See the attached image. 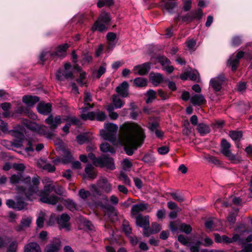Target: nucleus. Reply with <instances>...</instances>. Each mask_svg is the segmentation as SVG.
Returning <instances> with one entry per match:
<instances>
[{
    "label": "nucleus",
    "mask_w": 252,
    "mask_h": 252,
    "mask_svg": "<svg viewBox=\"0 0 252 252\" xmlns=\"http://www.w3.org/2000/svg\"><path fill=\"white\" fill-rule=\"evenodd\" d=\"M106 116L104 112H99L95 113V119L98 121H103L105 120Z\"/></svg>",
    "instance_id": "nucleus-60"
},
{
    "label": "nucleus",
    "mask_w": 252,
    "mask_h": 252,
    "mask_svg": "<svg viewBox=\"0 0 252 252\" xmlns=\"http://www.w3.org/2000/svg\"><path fill=\"white\" fill-rule=\"evenodd\" d=\"M86 177L90 179H94L96 177V174L94 171V168L91 164L87 165L85 168Z\"/></svg>",
    "instance_id": "nucleus-30"
},
{
    "label": "nucleus",
    "mask_w": 252,
    "mask_h": 252,
    "mask_svg": "<svg viewBox=\"0 0 252 252\" xmlns=\"http://www.w3.org/2000/svg\"><path fill=\"white\" fill-rule=\"evenodd\" d=\"M205 158L211 163L216 165H219L220 164V161L216 157L211 155H207L206 156Z\"/></svg>",
    "instance_id": "nucleus-53"
},
{
    "label": "nucleus",
    "mask_w": 252,
    "mask_h": 252,
    "mask_svg": "<svg viewBox=\"0 0 252 252\" xmlns=\"http://www.w3.org/2000/svg\"><path fill=\"white\" fill-rule=\"evenodd\" d=\"M70 217L67 214H63L57 219V223L60 229L64 228L68 231L70 229L68 221Z\"/></svg>",
    "instance_id": "nucleus-17"
},
{
    "label": "nucleus",
    "mask_w": 252,
    "mask_h": 252,
    "mask_svg": "<svg viewBox=\"0 0 252 252\" xmlns=\"http://www.w3.org/2000/svg\"><path fill=\"white\" fill-rule=\"evenodd\" d=\"M63 122V119L60 115L54 117L52 114H50L45 120L46 124L48 125L52 130L56 129Z\"/></svg>",
    "instance_id": "nucleus-11"
},
{
    "label": "nucleus",
    "mask_w": 252,
    "mask_h": 252,
    "mask_svg": "<svg viewBox=\"0 0 252 252\" xmlns=\"http://www.w3.org/2000/svg\"><path fill=\"white\" fill-rule=\"evenodd\" d=\"M97 166L100 167H106L107 169L113 170L115 169V166L113 159L107 156L104 155L98 157L97 161Z\"/></svg>",
    "instance_id": "nucleus-10"
},
{
    "label": "nucleus",
    "mask_w": 252,
    "mask_h": 252,
    "mask_svg": "<svg viewBox=\"0 0 252 252\" xmlns=\"http://www.w3.org/2000/svg\"><path fill=\"white\" fill-rule=\"evenodd\" d=\"M60 247V243L59 240L56 239L55 242L51 243L46 246L45 252H59Z\"/></svg>",
    "instance_id": "nucleus-28"
},
{
    "label": "nucleus",
    "mask_w": 252,
    "mask_h": 252,
    "mask_svg": "<svg viewBox=\"0 0 252 252\" xmlns=\"http://www.w3.org/2000/svg\"><path fill=\"white\" fill-rule=\"evenodd\" d=\"M77 143L82 145L88 140L87 136L85 134H80L76 136Z\"/></svg>",
    "instance_id": "nucleus-54"
},
{
    "label": "nucleus",
    "mask_w": 252,
    "mask_h": 252,
    "mask_svg": "<svg viewBox=\"0 0 252 252\" xmlns=\"http://www.w3.org/2000/svg\"><path fill=\"white\" fill-rule=\"evenodd\" d=\"M100 134L103 139L108 140L112 143L115 142L116 140V134L114 133L102 129L100 130Z\"/></svg>",
    "instance_id": "nucleus-25"
},
{
    "label": "nucleus",
    "mask_w": 252,
    "mask_h": 252,
    "mask_svg": "<svg viewBox=\"0 0 252 252\" xmlns=\"http://www.w3.org/2000/svg\"><path fill=\"white\" fill-rule=\"evenodd\" d=\"M244 55V52L239 51L235 56H232L230 58L228 61V65L231 66L233 71L236 70L237 66L239 63V60L243 57Z\"/></svg>",
    "instance_id": "nucleus-14"
},
{
    "label": "nucleus",
    "mask_w": 252,
    "mask_h": 252,
    "mask_svg": "<svg viewBox=\"0 0 252 252\" xmlns=\"http://www.w3.org/2000/svg\"><path fill=\"white\" fill-rule=\"evenodd\" d=\"M27 126L33 131L38 130L40 134L44 135L48 138H51L53 135V133L50 132L46 126H42L39 127L38 125L33 122H30L27 123Z\"/></svg>",
    "instance_id": "nucleus-9"
},
{
    "label": "nucleus",
    "mask_w": 252,
    "mask_h": 252,
    "mask_svg": "<svg viewBox=\"0 0 252 252\" xmlns=\"http://www.w3.org/2000/svg\"><path fill=\"white\" fill-rule=\"evenodd\" d=\"M54 187L52 184L45 185L43 190L39 191L38 189L37 193L34 194V199L36 198L35 196L38 195L40 197V201L41 202L49 204H56L60 198L55 195H49V193L53 190Z\"/></svg>",
    "instance_id": "nucleus-3"
},
{
    "label": "nucleus",
    "mask_w": 252,
    "mask_h": 252,
    "mask_svg": "<svg viewBox=\"0 0 252 252\" xmlns=\"http://www.w3.org/2000/svg\"><path fill=\"white\" fill-rule=\"evenodd\" d=\"M242 43V38L240 36H235L232 40V43L233 46H237Z\"/></svg>",
    "instance_id": "nucleus-63"
},
{
    "label": "nucleus",
    "mask_w": 252,
    "mask_h": 252,
    "mask_svg": "<svg viewBox=\"0 0 252 252\" xmlns=\"http://www.w3.org/2000/svg\"><path fill=\"white\" fill-rule=\"evenodd\" d=\"M68 44L65 43L59 45L56 52L54 53H50L49 52H42L39 56L40 60L44 62L45 60V57L51 56V58H54L55 56H58L61 58H64L66 55V51L68 48Z\"/></svg>",
    "instance_id": "nucleus-6"
},
{
    "label": "nucleus",
    "mask_w": 252,
    "mask_h": 252,
    "mask_svg": "<svg viewBox=\"0 0 252 252\" xmlns=\"http://www.w3.org/2000/svg\"><path fill=\"white\" fill-rule=\"evenodd\" d=\"M95 113L94 112H90L87 114L82 113L81 115V118L84 120H94L95 119Z\"/></svg>",
    "instance_id": "nucleus-45"
},
{
    "label": "nucleus",
    "mask_w": 252,
    "mask_h": 252,
    "mask_svg": "<svg viewBox=\"0 0 252 252\" xmlns=\"http://www.w3.org/2000/svg\"><path fill=\"white\" fill-rule=\"evenodd\" d=\"M150 78L153 84L156 86H158L163 81L162 75L158 73H151Z\"/></svg>",
    "instance_id": "nucleus-29"
},
{
    "label": "nucleus",
    "mask_w": 252,
    "mask_h": 252,
    "mask_svg": "<svg viewBox=\"0 0 252 252\" xmlns=\"http://www.w3.org/2000/svg\"><path fill=\"white\" fill-rule=\"evenodd\" d=\"M161 229V226L157 222L152 223L151 227L148 228V230L143 232L145 236L148 237L150 235L155 234L159 232Z\"/></svg>",
    "instance_id": "nucleus-24"
},
{
    "label": "nucleus",
    "mask_w": 252,
    "mask_h": 252,
    "mask_svg": "<svg viewBox=\"0 0 252 252\" xmlns=\"http://www.w3.org/2000/svg\"><path fill=\"white\" fill-rule=\"evenodd\" d=\"M97 185L102 191L106 193H109L112 191V185L106 178H102L98 180Z\"/></svg>",
    "instance_id": "nucleus-19"
},
{
    "label": "nucleus",
    "mask_w": 252,
    "mask_h": 252,
    "mask_svg": "<svg viewBox=\"0 0 252 252\" xmlns=\"http://www.w3.org/2000/svg\"><path fill=\"white\" fill-rule=\"evenodd\" d=\"M142 160L145 163L152 165L154 163L156 158L152 154L147 153L144 155Z\"/></svg>",
    "instance_id": "nucleus-41"
},
{
    "label": "nucleus",
    "mask_w": 252,
    "mask_h": 252,
    "mask_svg": "<svg viewBox=\"0 0 252 252\" xmlns=\"http://www.w3.org/2000/svg\"><path fill=\"white\" fill-rule=\"evenodd\" d=\"M79 195L81 198L85 200L90 196L91 193L89 191L85 190L84 189H81L79 191Z\"/></svg>",
    "instance_id": "nucleus-58"
},
{
    "label": "nucleus",
    "mask_w": 252,
    "mask_h": 252,
    "mask_svg": "<svg viewBox=\"0 0 252 252\" xmlns=\"http://www.w3.org/2000/svg\"><path fill=\"white\" fill-rule=\"evenodd\" d=\"M64 202L66 207L71 211L73 212L76 210V204L72 200H65Z\"/></svg>",
    "instance_id": "nucleus-49"
},
{
    "label": "nucleus",
    "mask_w": 252,
    "mask_h": 252,
    "mask_svg": "<svg viewBox=\"0 0 252 252\" xmlns=\"http://www.w3.org/2000/svg\"><path fill=\"white\" fill-rule=\"evenodd\" d=\"M84 102L85 104L86 105V107L83 108H82V112H84L86 111L88 108H92L93 106H92L89 102L92 101V95L90 93L87 92L85 93L84 95Z\"/></svg>",
    "instance_id": "nucleus-36"
},
{
    "label": "nucleus",
    "mask_w": 252,
    "mask_h": 252,
    "mask_svg": "<svg viewBox=\"0 0 252 252\" xmlns=\"http://www.w3.org/2000/svg\"><path fill=\"white\" fill-rule=\"evenodd\" d=\"M128 83L126 81H124L116 88V91L122 97H126L128 94Z\"/></svg>",
    "instance_id": "nucleus-21"
},
{
    "label": "nucleus",
    "mask_w": 252,
    "mask_h": 252,
    "mask_svg": "<svg viewBox=\"0 0 252 252\" xmlns=\"http://www.w3.org/2000/svg\"><path fill=\"white\" fill-rule=\"evenodd\" d=\"M24 129L21 126L15 127L11 131V135L15 138L13 144L15 147L20 148L22 146L23 142L25 139Z\"/></svg>",
    "instance_id": "nucleus-7"
},
{
    "label": "nucleus",
    "mask_w": 252,
    "mask_h": 252,
    "mask_svg": "<svg viewBox=\"0 0 252 252\" xmlns=\"http://www.w3.org/2000/svg\"><path fill=\"white\" fill-rule=\"evenodd\" d=\"M10 182L13 185L23 183L24 185L16 187L17 193L26 200L32 201L34 199V194L38 191V185L40 183L38 176L31 179L29 176L24 177L21 173H18L11 176Z\"/></svg>",
    "instance_id": "nucleus-2"
},
{
    "label": "nucleus",
    "mask_w": 252,
    "mask_h": 252,
    "mask_svg": "<svg viewBox=\"0 0 252 252\" xmlns=\"http://www.w3.org/2000/svg\"><path fill=\"white\" fill-rule=\"evenodd\" d=\"M156 93L153 90H149L147 92V95L148 96V98L146 100V102L147 103H150L152 102L153 100L156 98Z\"/></svg>",
    "instance_id": "nucleus-44"
},
{
    "label": "nucleus",
    "mask_w": 252,
    "mask_h": 252,
    "mask_svg": "<svg viewBox=\"0 0 252 252\" xmlns=\"http://www.w3.org/2000/svg\"><path fill=\"white\" fill-rule=\"evenodd\" d=\"M197 130L201 135L203 136L210 132V128L207 125L200 123L197 125Z\"/></svg>",
    "instance_id": "nucleus-31"
},
{
    "label": "nucleus",
    "mask_w": 252,
    "mask_h": 252,
    "mask_svg": "<svg viewBox=\"0 0 252 252\" xmlns=\"http://www.w3.org/2000/svg\"><path fill=\"white\" fill-rule=\"evenodd\" d=\"M71 66L69 63H65L64 69H59L56 73V78L59 81H63L65 79H71L73 74L71 70Z\"/></svg>",
    "instance_id": "nucleus-8"
},
{
    "label": "nucleus",
    "mask_w": 252,
    "mask_h": 252,
    "mask_svg": "<svg viewBox=\"0 0 252 252\" xmlns=\"http://www.w3.org/2000/svg\"><path fill=\"white\" fill-rule=\"evenodd\" d=\"M178 241L183 245L189 247L191 243L189 242L187 238L183 235H180L178 237Z\"/></svg>",
    "instance_id": "nucleus-56"
},
{
    "label": "nucleus",
    "mask_w": 252,
    "mask_h": 252,
    "mask_svg": "<svg viewBox=\"0 0 252 252\" xmlns=\"http://www.w3.org/2000/svg\"><path fill=\"white\" fill-rule=\"evenodd\" d=\"M117 35L114 32H109L106 35V38L108 41L106 51L110 52L113 50L117 43Z\"/></svg>",
    "instance_id": "nucleus-15"
},
{
    "label": "nucleus",
    "mask_w": 252,
    "mask_h": 252,
    "mask_svg": "<svg viewBox=\"0 0 252 252\" xmlns=\"http://www.w3.org/2000/svg\"><path fill=\"white\" fill-rule=\"evenodd\" d=\"M23 102L29 106H33L39 101L37 96L24 95L22 98Z\"/></svg>",
    "instance_id": "nucleus-26"
},
{
    "label": "nucleus",
    "mask_w": 252,
    "mask_h": 252,
    "mask_svg": "<svg viewBox=\"0 0 252 252\" xmlns=\"http://www.w3.org/2000/svg\"><path fill=\"white\" fill-rule=\"evenodd\" d=\"M145 137L143 129L136 123L126 122L120 127L119 141L128 156L141 146Z\"/></svg>",
    "instance_id": "nucleus-1"
},
{
    "label": "nucleus",
    "mask_w": 252,
    "mask_h": 252,
    "mask_svg": "<svg viewBox=\"0 0 252 252\" xmlns=\"http://www.w3.org/2000/svg\"><path fill=\"white\" fill-rule=\"evenodd\" d=\"M122 164L123 169L125 170L130 169L132 166V162L127 158L124 159L123 160Z\"/></svg>",
    "instance_id": "nucleus-55"
},
{
    "label": "nucleus",
    "mask_w": 252,
    "mask_h": 252,
    "mask_svg": "<svg viewBox=\"0 0 252 252\" xmlns=\"http://www.w3.org/2000/svg\"><path fill=\"white\" fill-rule=\"evenodd\" d=\"M237 215V211L229 213L227 218V221L230 225H233L236 221V217Z\"/></svg>",
    "instance_id": "nucleus-46"
},
{
    "label": "nucleus",
    "mask_w": 252,
    "mask_h": 252,
    "mask_svg": "<svg viewBox=\"0 0 252 252\" xmlns=\"http://www.w3.org/2000/svg\"><path fill=\"white\" fill-rule=\"evenodd\" d=\"M191 129L189 123L187 122V123L184 125V128L183 129V133L185 135H189L191 132Z\"/></svg>",
    "instance_id": "nucleus-61"
},
{
    "label": "nucleus",
    "mask_w": 252,
    "mask_h": 252,
    "mask_svg": "<svg viewBox=\"0 0 252 252\" xmlns=\"http://www.w3.org/2000/svg\"><path fill=\"white\" fill-rule=\"evenodd\" d=\"M224 81L225 77L224 75L223 74H220L210 80V86L215 92H220L222 88V85Z\"/></svg>",
    "instance_id": "nucleus-12"
},
{
    "label": "nucleus",
    "mask_w": 252,
    "mask_h": 252,
    "mask_svg": "<svg viewBox=\"0 0 252 252\" xmlns=\"http://www.w3.org/2000/svg\"><path fill=\"white\" fill-rule=\"evenodd\" d=\"M133 84L136 87H144L147 85V79L143 77H137L133 80Z\"/></svg>",
    "instance_id": "nucleus-33"
},
{
    "label": "nucleus",
    "mask_w": 252,
    "mask_h": 252,
    "mask_svg": "<svg viewBox=\"0 0 252 252\" xmlns=\"http://www.w3.org/2000/svg\"><path fill=\"white\" fill-rule=\"evenodd\" d=\"M151 210L152 209L148 203H140L133 205L131 207V213L133 216L135 217L139 215L138 213L140 212L147 211V212H150Z\"/></svg>",
    "instance_id": "nucleus-13"
},
{
    "label": "nucleus",
    "mask_w": 252,
    "mask_h": 252,
    "mask_svg": "<svg viewBox=\"0 0 252 252\" xmlns=\"http://www.w3.org/2000/svg\"><path fill=\"white\" fill-rule=\"evenodd\" d=\"M231 144L224 139H222L221 141V153L222 154L227 158L233 163H238L240 162L241 159L239 157H237L232 154L230 151Z\"/></svg>",
    "instance_id": "nucleus-5"
},
{
    "label": "nucleus",
    "mask_w": 252,
    "mask_h": 252,
    "mask_svg": "<svg viewBox=\"0 0 252 252\" xmlns=\"http://www.w3.org/2000/svg\"><path fill=\"white\" fill-rule=\"evenodd\" d=\"M151 68V63L147 62L141 65H137L133 68L134 74L144 75L148 73Z\"/></svg>",
    "instance_id": "nucleus-18"
},
{
    "label": "nucleus",
    "mask_w": 252,
    "mask_h": 252,
    "mask_svg": "<svg viewBox=\"0 0 252 252\" xmlns=\"http://www.w3.org/2000/svg\"><path fill=\"white\" fill-rule=\"evenodd\" d=\"M229 136L235 141H239L243 136L242 131L232 130L229 133Z\"/></svg>",
    "instance_id": "nucleus-35"
},
{
    "label": "nucleus",
    "mask_w": 252,
    "mask_h": 252,
    "mask_svg": "<svg viewBox=\"0 0 252 252\" xmlns=\"http://www.w3.org/2000/svg\"><path fill=\"white\" fill-rule=\"evenodd\" d=\"M63 121L70 123L71 125L80 126L82 124L80 120L75 116L66 117Z\"/></svg>",
    "instance_id": "nucleus-39"
},
{
    "label": "nucleus",
    "mask_w": 252,
    "mask_h": 252,
    "mask_svg": "<svg viewBox=\"0 0 252 252\" xmlns=\"http://www.w3.org/2000/svg\"><path fill=\"white\" fill-rule=\"evenodd\" d=\"M170 194L174 200L179 202H182L185 200L184 196L181 193L177 192H172L170 193Z\"/></svg>",
    "instance_id": "nucleus-51"
},
{
    "label": "nucleus",
    "mask_w": 252,
    "mask_h": 252,
    "mask_svg": "<svg viewBox=\"0 0 252 252\" xmlns=\"http://www.w3.org/2000/svg\"><path fill=\"white\" fill-rule=\"evenodd\" d=\"M37 111L43 115H47L52 111V105L50 103H46L43 101L40 102L37 106Z\"/></svg>",
    "instance_id": "nucleus-20"
},
{
    "label": "nucleus",
    "mask_w": 252,
    "mask_h": 252,
    "mask_svg": "<svg viewBox=\"0 0 252 252\" xmlns=\"http://www.w3.org/2000/svg\"><path fill=\"white\" fill-rule=\"evenodd\" d=\"M100 150L103 153H110L114 154L115 149L108 143L104 142L100 145Z\"/></svg>",
    "instance_id": "nucleus-34"
},
{
    "label": "nucleus",
    "mask_w": 252,
    "mask_h": 252,
    "mask_svg": "<svg viewBox=\"0 0 252 252\" xmlns=\"http://www.w3.org/2000/svg\"><path fill=\"white\" fill-rule=\"evenodd\" d=\"M241 252H252V244L249 243L243 246Z\"/></svg>",
    "instance_id": "nucleus-64"
},
{
    "label": "nucleus",
    "mask_w": 252,
    "mask_h": 252,
    "mask_svg": "<svg viewBox=\"0 0 252 252\" xmlns=\"http://www.w3.org/2000/svg\"><path fill=\"white\" fill-rule=\"evenodd\" d=\"M18 243L16 241L12 242L7 250V252H16Z\"/></svg>",
    "instance_id": "nucleus-62"
},
{
    "label": "nucleus",
    "mask_w": 252,
    "mask_h": 252,
    "mask_svg": "<svg viewBox=\"0 0 252 252\" xmlns=\"http://www.w3.org/2000/svg\"><path fill=\"white\" fill-rule=\"evenodd\" d=\"M92 56L88 53L84 54V57L82 58L81 63L82 64H84L86 63H89L92 62Z\"/></svg>",
    "instance_id": "nucleus-57"
},
{
    "label": "nucleus",
    "mask_w": 252,
    "mask_h": 252,
    "mask_svg": "<svg viewBox=\"0 0 252 252\" xmlns=\"http://www.w3.org/2000/svg\"><path fill=\"white\" fill-rule=\"evenodd\" d=\"M119 178L120 180H123L126 185L130 186V181L125 173L121 172L120 174Z\"/></svg>",
    "instance_id": "nucleus-52"
},
{
    "label": "nucleus",
    "mask_w": 252,
    "mask_h": 252,
    "mask_svg": "<svg viewBox=\"0 0 252 252\" xmlns=\"http://www.w3.org/2000/svg\"><path fill=\"white\" fill-rule=\"evenodd\" d=\"M110 20V14L106 12H102L97 20L94 23L92 30L93 31L97 30L99 32L106 31Z\"/></svg>",
    "instance_id": "nucleus-4"
},
{
    "label": "nucleus",
    "mask_w": 252,
    "mask_h": 252,
    "mask_svg": "<svg viewBox=\"0 0 252 252\" xmlns=\"http://www.w3.org/2000/svg\"><path fill=\"white\" fill-rule=\"evenodd\" d=\"M179 229L181 231L185 232L187 234H189L192 231V228L190 225L184 223L181 224L179 226Z\"/></svg>",
    "instance_id": "nucleus-47"
},
{
    "label": "nucleus",
    "mask_w": 252,
    "mask_h": 252,
    "mask_svg": "<svg viewBox=\"0 0 252 252\" xmlns=\"http://www.w3.org/2000/svg\"><path fill=\"white\" fill-rule=\"evenodd\" d=\"M114 3V0H99L97 5L98 7H102L104 6H110Z\"/></svg>",
    "instance_id": "nucleus-48"
},
{
    "label": "nucleus",
    "mask_w": 252,
    "mask_h": 252,
    "mask_svg": "<svg viewBox=\"0 0 252 252\" xmlns=\"http://www.w3.org/2000/svg\"><path fill=\"white\" fill-rule=\"evenodd\" d=\"M24 252H41V251L37 243L31 242L25 246Z\"/></svg>",
    "instance_id": "nucleus-27"
},
{
    "label": "nucleus",
    "mask_w": 252,
    "mask_h": 252,
    "mask_svg": "<svg viewBox=\"0 0 252 252\" xmlns=\"http://www.w3.org/2000/svg\"><path fill=\"white\" fill-rule=\"evenodd\" d=\"M190 102L194 105H201L206 103V100L202 94H195L193 95L190 99Z\"/></svg>",
    "instance_id": "nucleus-23"
},
{
    "label": "nucleus",
    "mask_w": 252,
    "mask_h": 252,
    "mask_svg": "<svg viewBox=\"0 0 252 252\" xmlns=\"http://www.w3.org/2000/svg\"><path fill=\"white\" fill-rule=\"evenodd\" d=\"M157 59L158 60V62L163 66H165L167 65H169V64L170 63V60L165 56H159L158 57Z\"/></svg>",
    "instance_id": "nucleus-50"
},
{
    "label": "nucleus",
    "mask_w": 252,
    "mask_h": 252,
    "mask_svg": "<svg viewBox=\"0 0 252 252\" xmlns=\"http://www.w3.org/2000/svg\"><path fill=\"white\" fill-rule=\"evenodd\" d=\"M104 128L105 130L114 133L115 134H116L118 129V126L117 125L111 123L105 124Z\"/></svg>",
    "instance_id": "nucleus-38"
},
{
    "label": "nucleus",
    "mask_w": 252,
    "mask_h": 252,
    "mask_svg": "<svg viewBox=\"0 0 252 252\" xmlns=\"http://www.w3.org/2000/svg\"><path fill=\"white\" fill-rule=\"evenodd\" d=\"M159 125L157 122H152L149 124L148 128L151 132H155L157 137L162 139L164 133L158 129Z\"/></svg>",
    "instance_id": "nucleus-22"
},
{
    "label": "nucleus",
    "mask_w": 252,
    "mask_h": 252,
    "mask_svg": "<svg viewBox=\"0 0 252 252\" xmlns=\"http://www.w3.org/2000/svg\"><path fill=\"white\" fill-rule=\"evenodd\" d=\"M112 102L115 109L121 108L125 104V102L117 95H113Z\"/></svg>",
    "instance_id": "nucleus-37"
},
{
    "label": "nucleus",
    "mask_w": 252,
    "mask_h": 252,
    "mask_svg": "<svg viewBox=\"0 0 252 252\" xmlns=\"http://www.w3.org/2000/svg\"><path fill=\"white\" fill-rule=\"evenodd\" d=\"M193 20L194 19L200 20L203 15V12L201 9L198 8L190 12Z\"/></svg>",
    "instance_id": "nucleus-43"
},
{
    "label": "nucleus",
    "mask_w": 252,
    "mask_h": 252,
    "mask_svg": "<svg viewBox=\"0 0 252 252\" xmlns=\"http://www.w3.org/2000/svg\"><path fill=\"white\" fill-rule=\"evenodd\" d=\"M100 189L98 187L97 185H92L91 186V190L93 192L94 194L96 196L102 195V192L99 189Z\"/></svg>",
    "instance_id": "nucleus-59"
},
{
    "label": "nucleus",
    "mask_w": 252,
    "mask_h": 252,
    "mask_svg": "<svg viewBox=\"0 0 252 252\" xmlns=\"http://www.w3.org/2000/svg\"><path fill=\"white\" fill-rule=\"evenodd\" d=\"M135 218L137 225L142 227L143 231L148 230L150 224L149 217L148 216L143 217L141 215H138L135 216Z\"/></svg>",
    "instance_id": "nucleus-16"
},
{
    "label": "nucleus",
    "mask_w": 252,
    "mask_h": 252,
    "mask_svg": "<svg viewBox=\"0 0 252 252\" xmlns=\"http://www.w3.org/2000/svg\"><path fill=\"white\" fill-rule=\"evenodd\" d=\"M15 206V209L22 210L26 207L27 203L23 201L20 197H17Z\"/></svg>",
    "instance_id": "nucleus-42"
},
{
    "label": "nucleus",
    "mask_w": 252,
    "mask_h": 252,
    "mask_svg": "<svg viewBox=\"0 0 252 252\" xmlns=\"http://www.w3.org/2000/svg\"><path fill=\"white\" fill-rule=\"evenodd\" d=\"M106 63H103L97 70L93 71L92 74L93 76L94 77H96L97 79H99L101 75L106 72Z\"/></svg>",
    "instance_id": "nucleus-32"
},
{
    "label": "nucleus",
    "mask_w": 252,
    "mask_h": 252,
    "mask_svg": "<svg viewBox=\"0 0 252 252\" xmlns=\"http://www.w3.org/2000/svg\"><path fill=\"white\" fill-rule=\"evenodd\" d=\"M176 6V3L174 0H165L164 7L169 12H171Z\"/></svg>",
    "instance_id": "nucleus-40"
}]
</instances>
